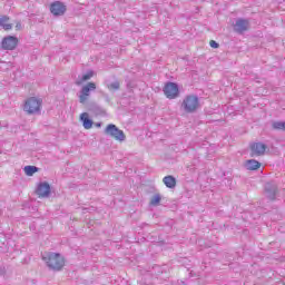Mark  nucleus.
Wrapping results in <instances>:
<instances>
[{
  "label": "nucleus",
  "instance_id": "obj_8",
  "mask_svg": "<svg viewBox=\"0 0 285 285\" xmlns=\"http://www.w3.org/2000/svg\"><path fill=\"white\" fill-rule=\"evenodd\" d=\"M250 28V21L248 19L238 18L233 24L234 32L237 35H244Z\"/></svg>",
  "mask_w": 285,
  "mask_h": 285
},
{
  "label": "nucleus",
  "instance_id": "obj_19",
  "mask_svg": "<svg viewBox=\"0 0 285 285\" xmlns=\"http://www.w3.org/2000/svg\"><path fill=\"white\" fill-rule=\"evenodd\" d=\"M92 77H95V71L89 70V71H87V73L82 75L80 80L76 81V83H77V86H81V83H83V81H89V79H92Z\"/></svg>",
  "mask_w": 285,
  "mask_h": 285
},
{
  "label": "nucleus",
  "instance_id": "obj_12",
  "mask_svg": "<svg viewBox=\"0 0 285 285\" xmlns=\"http://www.w3.org/2000/svg\"><path fill=\"white\" fill-rule=\"evenodd\" d=\"M50 193H51V187L48 181L39 183L36 189V195H38V197H43V198L50 197Z\"/></svg>",
  "mask_w": 285,
  "mask_h": 285
},
{
  "label": "nucleus",
  "instance_id": "obj_20",
  "mask_svg": "<svg viewBox=\"0 0 285 285\" xmlns=\"http://www.w3.org/2000/svg\"><path fill=\"white\" fill-rule=\"evenodd\" d=\"M35 173H39V167L32 165H28L24 167V175H27V177H32Z\"/></svg>",
  "mask_w": 285,
  "mask_h": 285
},
{
  "label": "nucleus",
  "instance_id": "obj_11",
  "mask_svg": "<svg viewBox=\"0 0 285 285\" xmlns=\"http://www.w3.org/2000/svg\"><path fill=\"white\" fill-rule=\"evenodd\" d=\"M278 188L275 183H266L265 184V197L271 199V202H275L277 198Z\"/></svg>",
  "mask_w": 285,
  "mask_h": 285
},
{
  "label": "nucleus",
  "instance_id": "obj_24",
  "mask_svg": "<svg viewBox=\"0 0 285 285\" xmlns=\"http://www.w3.org/2000/svg\"><path fill=\"white\" fill-rule=\"evenodd\" d=\"M16 30H23V26L21 24V22L16 23Z\"/></svg>",
  "mask_w": 285,
  "mask_h": 285
},
{
  "label": "nucleus",
  "instance_id": "obj_5",
  "mask_svg": "<svg viewBox=\"0 0 285 285\" xmlns=\"http://www.w3.org/2000/svg\"><path fill=\"white\" fill-rule=\"evenodd\" d=\"M163 92L167 99H177L179 97V85L168 81L165 83Z\"/></svg>",
  "mask_w": 285,
  "mask_h": 285
},
{
  "label": "nucleus",
  "instance_id": "obj_17",
  "mask_svg": "<svg viewBox=\"0 0 285 285\" xmlns=\"http://www.w3.org/2000/svg\"><path fill=\"white\" fill-rule=\"evenodd\" d=\"M163 183L167 188H175L177 186V178L175 176H165Z\"/></svg>",
  "mask_w": 285,
  "mask_h": 285
},
{
  "label": "nucleus",
  "instance_id": "obj_7",
  "mask_svg": "<svg viewBox=\"0 0 285 285\" xmlns=\"http://www.w3.org/2000/svg\"><path fill=\"white\" fill-rule=\"evenodd\" d=\"M17 46H19L17 36H6L0 43L1 50H17Z\"/></svg>",
  "mask_w": 285,
  "mask_h": 285
},
{
  "label": "nucleus",
  "instance_id": "obj_3",
  "mask_svg": "<svg viewBox=\"0 0 285 285\" xmlns=\"http://www.w3.org/2000/svg\"><path fill=\"white\" fill-rule=\"evenodd\" d=\"M23 110L28 115H36V112H41V100L37 99L36 97H30L26 100Z\"/></svg>",
  "mask_w": 285,
  "mask_h": 285
},
{
  "label": "nucleus",
  "instance_id": "obj_9",
  "mask_svg": "<svg viewBox=\"0 0 285 285\" xmlns=\"http://www.w3.org/2000/svg\"><path fill=\"white\" fill-rule=\"evenodd\" d=\"M268 146L264 142H254L250 145V157H262L265 155Z\"/></svg>",
  "mask_w": 285,
  "mask_h": 285
},
{
  "label": "nucleus",
  "instance_id": "obj_21",
  "mask_svg": "<svg viewBox=\"0 0 285 285\" xmlns=\"http://www.w3.org/2000/svg\"><path fill=\"white\" fill-rule=\"evenodd\" d=\"M161 204V194H156L150 198L149 206H159Z\"/></svg>",
  "mask_w": 285,
  "mask_h": 285
},
{
  "label": "nucleus",
  "instance_id": "obj_23",
  "mask_svg": "<svg viewBox=\"0 0 285 285\" xmlns=\"http://www.w3.org/2000/svg\"><path fill=\"white\" fill-rule=\"evenodd\" d=\"M209 46H210V48H214V49L219 48V45H218L217 41H215V40H210V41H209Z\"/></svg>",
  "mask_w": 285,
  "mask_h": 285
},
{
  "label": "nucleus",
  "instance_id": "obj_4",
  "mask_svg": "<svg viewBox=\"0 0 285 285\" xmlns=\"http://www.w3.org/2000/svg\"><path fill=\"white\" fill-rule=\"evenodd\" d=\"M105 135L112 137V139H116V141H126V134H124V130L119 129L115 124H109L106 127Z\"/></svg>",
  "mask_w": 285,
  "mask_h": 285
},
{
  "label": "nucleus",
  "instance_id": "obj_16",
  "mask_svg": "<svg viewBox=\"0 0 285 285\" xmlns=\"http://www.w3.org/2000/svg\"><path fill=\"white\" fill-rule=\"evenodd\" d=\"M87 110H89L90 112H94L95 115L104 114V109L99 105H97V102L87 104Z\"/></svg>",
  "mask_w": 285,
  "mask_h": 285
},
{
  "label": "nucleus",
  "instance_id": "obj_18",
  "mask_svg": "<svg viewBox=\"0 0 285 285\" xmlns=\"http://www.w3.org/2000/svg\"><path fill=\"white\" fill-rule=\"evenodd\" d=\"M7 21H10V17L2 16L0 18V26L3 28V30H12V23H7Z\"/></svg>",
  "mask_w": 285,
  "mask_h": 285
},
{
  "label": "nucleus",
  "instance_id": "obj_22",
  "mask_svg": "<svg viewBox=\"0 0 285 285\" xmlns=\"http://www.w3.org/2000/svg\"><path fill=\"white\" fill-rule=\"evenodd\" d=\"M272 128L274 130H283V131H285V121H274L272 124Z\"/></svg>",
  "mask_w": 285,
  "mask_h": 285
},
{
  "label": "nucleus",
  "instance_id": "obj_6",
  "mask_svg": "<svg viewBox=\"0 0 285 285\" xmlns=\"http://www.w3.org/2000/svg\"><path fill=\"white\" fill-rule=\"evenodd\" d=\"M95 90H97V83L88 82L85 85L78 95L79 104H86V101H88V97H90V94L95 92Z\"/></svg>",
  "mask_w": 285,
  "mask_h": 285
},
{
  "label": "nucleus",
  "instance_id": "obj_15",
  "mask_svg": "<svg viewBox=\"0 0 285 285\" xmlns=\"http://www.w3.org/2000/svg\"><path fill=\"white\" fill-rule=\"evenodd\" d=\"M105 86L106 88H108V90H110V92H117V90L121 88V83L119 82V80H115V81L106 80Z\"/></svg>",
  "mask_w": 285,
  "mask_h": 285
},
{
  "label": "nucleus",
  "instance_id": "obj_10",
  "mask_svg": "<svg viewBox=\"0 0 285 285\" xmlns=\"http://www.w3.org/2000/svg\"><path fill=\"white\" fill-rule=\"evenodd\" d=\"M66 4L61 1H56L50 4V12L53 17H63L66 14Z\"/></svg>",
  "mask_w": 285,
  "mask_h": 285
},
{
  "label": "nucleus",
  "instance_id": "obj_13",
  "mask_svg": "<svg viewBox=\"0 0 285 285\" xmlns=\"http://www.w3.org/2000/svg\"><path fill=\"white\" fill-rule=\"evenodd\" d=\"M80 121L86 130H90V128H92L94 121L90 119V115H88V112H82L80 115Z\"/></svg>",
  "mask_w": 285,
  "mask_h": 285
},
{
  "label": "nucleus",
  "instance_id": "obj_25",
  "mask_svg": "<svg viewBox=\"0 0 285 285\" xmlns=\"http://www.w3.org/2000/svg\"><path fill=\"white\" fill-rule=\"evenodd\" d=\"M97 128H101V122L96 124Z\"/></svg>",
  "mask_w": 285,
  "mask_h": 285
},
{
  "label": "nucleus",
  "instance_id": "obj_2",
  "mask_svg": "<svg viewBox=\"0 0 285 285\" xmlns=\"http://www.w3.org/2000/svg\"><path fill=\"white\" fill-rule=\"evenodd\" d=\"M181 108L189 115L196 112L197 108H199V97L195 95L187 96L183 100Z\"/></svg>",
  "mask_w": 285,
  "mask_h": 285
},
{
  "label": "nucleus",
  "instance_id": "obj_14",
  "mask_svg": "<svg viewBox=\"0 0 285 285\" xmlns=\"http://www.w3.org/2000/svg\"><path fill=\"white\" fill-rule=\"evenodd\" d=\"M246 170H259L262 168V163L256 159H249L245 163Z\"/></svg>",
  "mask_w": 285,
  "mask_h": 285
},
{
  "label": "nucleus",
  "instance_id": "obj_1",
  "mask_svg": "<svg viewBox=\"0 0 285 285\" xmlns=\"http://www.w3.org/2000/svg\"><path fill=\"white\" fill-rule=\"evenodd\" d=\"M42 259L46 262L50 271L59 272L63 269V266H66V259L60 253L49 252L42 256Z\"/></svg>",
  "mask_w": 285,
  "mask_h": 285
}]
</instances>
